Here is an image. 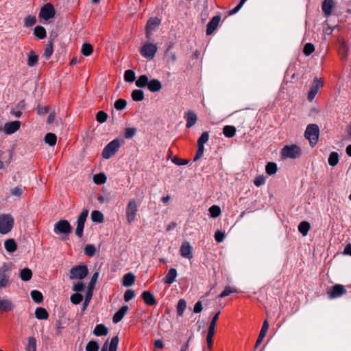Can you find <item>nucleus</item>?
Masks as SVG:
<instances>
[{"mask_svg":"<svg viewBox=\"0 0 351 351\" xmlns=\"http://www.w3.org/2000/svg\"><path fill=\"white\" fill-rule=\"evenodd\" d=\"M93 51V46L89 43H84L82 47L81 52L85 56H90Z\"/></svg>","mask_w":351,"mask_h":351,"instance_id":"nucleus-46","label":"nucleus"},{"mask_svg":"<svg viewBox=\"0 0 351 351\" xmlns=\"http://www.w3.org/2000/svg\"><path fill=\"white\" fill-rule=\"evenodd\" d=\"M21 123L19 121H14L6 123L4 125V132L6 134H12L20 128Z\"/></svg>","mask_w":351,"mask_h":351,"instance_id":"nucleus-16","label":"nucleus"},{"mask_svg":"<svg viewBox=\"0 0 351 351\" xmlns=\"http://www.w3.org/2000/svg\"><path fill=\"white\" fill-rule=\"evenodd\" d=\"M34 34L39 39H43L46 37V30L43 26H36L34 31Z\"/></svg>","mask_w":351,"mask_h":351,"instance_id":"nucleus-39","label":"nucleus"},{"mask_svg":"<svg viewBox=\"0 0 351 351\" xmlns=\"http://www.w3.org/2000/svg\"><path fill=\"white\" fill-rule=\"evenodd\" d=\"M220 21V16H215L213 17L211 21L208 23L207 25V29H206V34L210 35L211 34L217 27Z\"/></svg>","mask_w":351,"mask_h":351,"instance_id":"nucleus-20","label":"nucleus"},{"mask_svg":"<svg viewBox=\"0 0 351 351\" xmlns=\"http://www.w3.org/2000/svg\"><path fill=\"white\" fill-rule=\"evenodd\" d=\"M301 155V149L296 145L285 146L281 150V156L284 158H296Z\"/></svg>","mask_w":351,"mask_h":351,"instance_id":"nucleus-4","label":"nucleus"},{"mask_svg":"<svg viewBox=\"0 0 351 351\" xmlns=\"http://www.w3.org/2000/svg\"><path fill=\"white\" fill-rule=\"evenodd\" d=\"M149 83L148 77L146 75H142L136 80L135 84L138 88H144L147 86Z\"/></svg>","mask_w":351,"mask_h":351,"instance_id":"nucleus-31","label":"nucleus"},{"mask_svg":"<svg viewBox=\"0 0 351 351\" xmlns=\"http://www.w3.org/2000/svg\"><path fill=\"white\" fill-rule=\"evenodd\" d=\"M88 215V210L84 209L80 213L77 219V227L75 229V234L81 238L83 236V231L84 228V223Z\"/></svg>","mask_w":351,"mask_h":351,"instance_id":"nucleus-11","label":"nucleus"},{"mask_svg":"<svg viewBox=\"0 0 351 351\" xmlns=\"http://www.w3.org/2000/svg\"><path fill=\"white\" fill-rule=\"evenodd\" d=\"M108 332L107 327L104 324H100L95 326L93 330V334L96 336L101 337L106 335Z\"/></svg>","mask_w":351,"mask_h":351,"instance_id":"nucleus-26","label":"nucleus"},{"mask_svg":"<svg viewBox=\"0 0 351 351\" xmlns=\"http://www.w3.org/2000/svg\"><path fill=\"white\" fill-rule=\"evenodd\" d=\"M82 300L83 296L79 293H73L71 296V301L74 304H80L82 301Z\"/></svg>","mask_w":351,"mask_h":351,"instance_id":"nucleus-57","label":"nucleus"},{"mask_svg":"<svg viewBox=\"0 0 351 351\" xmlns=\"http://www.w3.org/2000/svg\"><path fill=\"white\" fill-rule=\"evenodd\" d=\"M119 343V337L118 336H114L112 338L110 343L108 346V351H117Z\"/></svg>","mask_w":351,"mask_h":351,"instance_id":"nucleus-50","label":"nucleus"},{"mask_svg":"<svg viewBox=\"0 0 351 351\" xmlns=\"http://www.w3.org/2000/svg\"><path fill=\"white\" fill-rule=\"evenodd\" d=\"M319 129L317 124H309L305 130L304 136L307 138L312 147L318 141Z\"/></svg>","mask_w":351,"mask_h":351,"instance_id":"nucleus-1","label":"nucleus"},{"mask_svg":"<svg viewBox=\"0 0 351 351\" xmlns=\"http://www.w3.org/2000/svg\"><path fill=\"white\" fill-rule=\"evenodd\" d=\"M35 316L38 319H47L49 313L45 308L38 307L35 311Z\"/></svg>","mask_w":351,"mask_h":351,"instance_id":"nucleus-29","label":"nucleus"},{"mask_svg":"<svg viewBox=\"0 0 351 351\" xmlns=\"http://www.w3.org/2000/svg\"><path fill=\"white\" fill-rule=\"evenodd\" d=\"M91 219L94 222L101 223L104 221V215L99 210H93L91 213Z\"/></svg>","mask_w":351,"mask_h":351,"instance_id":"nucleus-37","label":"nucleus"},{"mask_svg":"<svg viewBox=\"0 0 351 351\" xmlns=\"http://www.w3.org/2000/svg\"><path fill=\"white\" fill-rule=\"evenodd\" d=\"M36 22V17L34 16H28L24 20V25L27 27L34 25Z\"/></svg>","mask_w":351,"mask_h":351,"instance_id":"nucleus-60","label":"nucleus"},{"mask_svg":"<svg viewBox=\"0 0 351 351\" xmlns=\"http://www.w3.org/2000/svg\"><path fill=\"white\" fill-rule=\"evenodd\" d=\"M120 146L121 143L118 139H114L110 142L102 151L103 158L105 159L111 158L117 153Z\"/></svg>","mask_w":351,"mask_h":351,"instance_id":"nucleus-5","label":"nucleus"},{"mask_svg":"<svg viewBox=\"0 0 351 351\" xmlns=\"http://www.w3.org/2000/svg\"><path fill=\"white\" fill-rule=\"evenodd\" d=\"M32 272L28 268H25L21 270L20 277L24 281H28L32 278Z\"/></svg>","mask_w":351,"mask_h":351,"instance_id":"nucleus-40","label":"nucleus"},{"mask_svg":"<svg viewBox=\"0 0 351 351\" xmlns=\"http://www.w3.org/2000/svg\"><path fill=\"white\" fill-rule=\"evenodd\" d=\"M14 308V305L10 300L0 298V313L12 311Z\"/></svg>","mask_w":351,"mask_h":351,"instance_id":"nucleus-18","label":"nucleus"},{"mask_svg":"<svg viewBox=\"0 0 351 351\" xmlns=\"http://www.w3.org/2000/svg\"><path fill=\"white\" fill-rule=\"evenodd\" d=\"M339 162V154L337 152H332L328 157V163L330 166H335Z\"/></svg>","mask_w":351,"mask_h":351,"instance_id":"nucleus-47","label":"nucleus"},{"mask_svg":"<svg viewBox=\"0 0 351 351\" xmlns=\"http://www.w3.org/2000/svg\"><path fill=\"white\" fill-rule=\"evenodd\" d=\"M56 12L53 5L50 3H47L43 5L40 11L39 17L47 21L55 16Z\"/></svg>","mask_w":351,"mask_h":351,"instance_id":"nucleus-12","label":"nucleus"},{"mask_svg":"<svg viewBox=\"0 0 351 351\" xmlns=\"http://www.w3.org/2000/svg\"><path fill=\"white\" fill-rule=\"evenodd\" d=\"M99 345L96 341H90L86 346V351H99Z\"/></svg>","mask_w":351,"mask_h":351,"instance_id":"nucleus-49","label":"nucleus"},{"mask_svg":"<svg viewBox=\"0 0 351 351\" xmlns=\"http://www.w3.org/2000/svg\"><path fill=\"white\" fill-rule=\"evenodd\" d=\"M99 276V272H95L93 274V275L92 276V278L90 279V281L88 284V289L93 291V289L98 280Z\"/></svg>","mask_w":351,"mask_h":351,"instance_id":"nucleus-59","label":"nucleus"},{"mask_svg":"<svg viewBox=\"0 0 351 351\" xmlns=\"http://www.w3.org/2000/svg\"><path fill=\"white\" fill-rule=\"evenodd\" d=\"M4 246L5 250L9 252H14L16 250V243L12 239L6 240Z\"/></svg>","mask_w":351,"mask_h":351,"instance_id":"nucleus-35","label":"nucleus"},{"mask_svg":"<svg viewBox=\"0 0 351 351\" xmlns=\"http://www.w3.org/2000/svg\"><path fill=\"white\" fill-rule=\"evenodd\" d=\"M31 297L36 303H40L43 300V294L37 290L31 291Z\"/></svg>","mask_w":351,"mask_h":351,"instance_id":"nucleus-48","label":"nucleus"},{"mask_svg":"<svg viewBox=\"0 0 351 351\" xmlns=\"http://www.w3.org/2000/svg\"><path fill=\"white\" fill-rule=\"evenodd\" d=\"M180 255L186 258H193L192 247L188 241H184L180 248Z\"/></svg>","mask_w":351,"mask_h":351,"instance_id":"nucleus-15","label":"nucleus"},{"mask_svg":"<svg viewBox=\"0 0 351 351\" xmlns=\"http://www.w3.org/2000/svg\"><path fill=\"white\" fill-rule=\"evenodd\" d=\"M209 139V134L208 132H204L200 137L197 140V150L196 154L193 158L194 161L199 160L201 157H202L204 152V145L206 143Z\"/></svg>","mask_w":351,"mask_h":351,"instance_id":"nucleus-10","label":"nucleus"},{"mask_svg":"<svg viewBox=\"0 0 351 351\" xmlns=\"http://www.w3.org/2000/svg\"><path fill=\"white\" fill-rule=\"evenodd\" d=\"M237 290L230 287H226L223 291L219 295V298H225L233 293H237Z\"/></svg>","mask_w":351,"mask_h":351,"instance_id":"nucleus-53","label":"nucleus"},{"mask_svg":"<svg viewBox=\"0 0 351 351\" xmlns=\"http://www.w3.org/2000/svg\"><path fill=\"white\" fill-rule=\"evenodd\" d=\"M157 46L152 43L144 44L140 49L141 56L148 60H152L157 52Z\"/></svg>","mask_w":351,"mask_h":351,"instance_id":"nucleus-8","label":"nucleus"},{"mask_svg":"<svg viewBox=\"0 0 351 351\" xmlns=\"http://www.w3.org/2000/svg\"><path fill=\"white\" fill-rule=\"evenodd\" d=\"M25 351H36V341L34 337H30L28 338Z\"/></svg>","mask_w":351,"mask_h":351,"instance_id":"nucleus-38","label":"nucleus"},{"mask_svg":"<svg viewBox=\"0 0 351 351\" xmlns=\"http://www.w3.org/2000/svg\"><path fill=\"white\" fill-rule=\"evenodd\" d=\"M14 226V219L10 215H0V233H8Z\"/></svg>","mask_w":351,"mask_h":351,"instance_id":"nucleus-7","label":"nucleus"},{"mask_svg":"<svg viewBox=\"0 0 351 351\" xmlns=\"http://www.w3.org/2000/svg\"><path fill=\"white\" fill-rule=\"evenodd\" d=\"M315 51L314 45L312 43H306L303 49V53L306 56H310Z\"/></svg>","mask_w":351,"mask_h":351,"instance_id":"nucleus-58","label":"nucleus"},{"mask_svg":"<svg viewBox=\"0 0 351 351\" xmlns=\"http://www.w3.org/2000/svg\"><path fill=\"white\" fill-rule=\"evenodd\" d=\"M142 298L145 303L147 305L152 306L156 303L154 295L148 291H145L143 292Z\"/></svg>","mask_w":351,"mask_h":351,"instance_id":"nucleus-25","label":"nucleus"},{"mask_svg":"<svg viewBox=\"0 0 351 351\" xmlns=\"http://www.w3.org/2000/svg\"><path fill=\"white\" fill-rule=\"evenodd\" d=\"M135 281V276L132 273H128L123 277V285L124 287L132 286Z\"/></svg>","mask_w":351,"mask_h":351,"instance_id":"nucleus-27","label":"nucleus"},{"mask_svg":"<svg viewBox=\"0 0 351 351\" xmlns=\"http://www.w3.org/2000/svg\"><path fill=\"white\" fill-rule=\"evenodd\" d=\"M53 232L56 234L68 235L72 232V226L69 221L66 219H60L55 223Z\"/></svg>","mask_w":351,"mask_h":351,"instance_id":"nucleus-6","label":"nucleus"},{"mask_svg":"<svg viewBox=\"0 0 351 351\" xmlns=\"http://www.w3.org/2000/svg\"><path fill=\"white\" fill-rule=\"evenodd\" d=\"M53 52V46L52 40H49L48 43L45 45L43 56L49 59Z\"/></svg>","mask_w":351,"mask_h":351,"instance_id":"nucleus-32","label":"nucleus"},{"mask_svg":"<svg viewBox=\"0 0 351 351\" xmlns=\"http://www.w3.org/2000/svg\"><path fill=\"white\" fill-rule=\"evenodd\" d=\"M268 328H269V323L267 320H265L263 324V326H262L261 330L260 331L259 335L258 337V339L256 340V347H257L263 341V340L264 337H265L266 333L268 330Z\"/></svg>","mask_w":351,"mask_h":351,"instance_id":"nucleus-24","label":"nucleus"},{"mask_svg":"<svg viewBox=\"0 0 351 351\" xmlns=\"http://www.w3.org/2000/svg\"><path fill=\"white\" fill-rule=\"evenodd\" d=\"M209 213L212 217H217L221 214V209L219 206L213 205L209 208Z\"/></svg>","mask_w":351,"mask_h":351,"instance_id":"nucleus-54","label":"nucleus"},{"mask_svg":"<svg viewBox=\"0 0 351 351\" xmlns=\"http://www.w3.org/2000/svg\"><path fill=\"white\" fill-rule=\"evenodd\" d=\"M220 314V311L217 312L212 318L211 321H210V325H209V327H208V330H210V331H214L215 332V326H216V324H217V322L219 319V315Z\"/></svg>","mask_w":351,"mask_h":351,"instance_id":"nucleus-55","label":"nucleus"},{"mask_svg":"<svg viewBox=\"0 0 351 351\" xmlns=\"http://www.w3.org/2000/svg\"><path fill=\"white\" fill-rule=\"evenodd\" d=\"M178 273L176 269H170L165 277L163 278L162 282L167 285H171L176 280Z\"/></svg>","mask_w":351,"mask_h":351,"instance_id":"nucleus-21","label":"nucleus"},{"mask_svg":"<svg viewBox=\"0 0 351 351\" xmlns=\"http://www.w3.org/2000/svg\"><path fill=\"white\" fill-rule=\"evenodd\" d=\"M186 307V302L184 299H180L178 301V305H177V313L178 316H182L184 310Z\"/></svg>","mask_w":351,"mask_h":351,"instance_id":"nucleus-44","label":"nucleus"},{"mask_svg":"<svg viewBox=\"0 0 351 351\" xmlns=\"http://www.w3.org/2000/svg\"><path fill=\"white\" fill-rule=\"evenodd\" d=\"M108 114L104 111H99L97 114V121L101 123L106 121Z\"/></svg>","mask_w":351,"mask_h":351,"instance_id":"nucleus-61","label":"nucleus"},{"mask_svg":"<svg viewBox=\"0 0 351 351\" xmlns=\"http://www.w3.org/2000/svg\"><path fill=\"white\" fill-rule=\"evenodd\" d=\"M88 274V270L86 265H78L71 269L69 278L71 280H82L87 276Z\"/></svg>","mask_w":351,"mask_h":351,"instance_id":"nucleus-9","label":"nucleus"},{"mask_svg":"<svg viewBox=\"0 0 351 351\" xmlns=\"http://www.w3.org/2000/svg\"><path fill=\"white\" fill-rule=\"evenodd\" d=\"M223 133L226 137L232 138L236 134V128L232 125H226L223 128Z\"/></svg>","mask_w":351,"mask_h":351,"instance_id":"nucleus-33","label":"nucleus"},{"mask_svg":"<svg viewBox=\"0 0 351 351\" xmlns=\"http://www.w3.org/2000/svg\"><path fill=\"white\" fill-rule=\"evenodd\" d=\"M138 204L134 199H130L126 206L125 216L128 223H132L136 217Z\"/></svg>","mask_w":351,"mask_h":351,"instance_id":"nucleus-3","label":"nucleus"},{"mask_svg":"<svg viewBox=\"0 0 351 351\" xmlns=\"http://www.w3.org/2000/svg\"><path fill=\"white\" fill-rule=\"evenodd\" d=\"M10 278V268L6 263H4L0 267V291L3 289H6L10 286L11 280Z\"/></svg>","mask_w":351,"mask_h":351,"instance_id":"nucleus-2","label":"nucleus"},{"mask_svg":"<svg viewBox=\"0 0 351 351\" xmlns=\"http://www.w3.org/2000/svg\"><path fill=\"white\" fill-rule=\"evenodd\" d=\"M346 293L345 287L339 284L335 285L330 291H328V296L330 299L337 298Z\"/></svg>","mask_w":351,"mask_h":351,"instance_id":"nucleus-14","label":"nucleus"},{"mask_svg":"<svg viewBox=\"0 0 351 351\" xmlns=\"http://www.w3.org/2000/svg\"><path fill=\"white\" fill-rule=\"evenodd\" d=\"M97 252L96 247L93 244H87L84 247V254L89 256H93Z\"/></svg>","mask_w":351,"mask_h":351,"instance_id":"nucleus-42","label":"nucleus"},{"mask_svg":"<svg viewBox=\"0 0 351 351\" xmlns=\"http://www.w3.org/2000/svg\"><path fill=\"white\" fill-rule=\"evenodd\" d=\"M225 238V233L222 231L217 230L215 233V239L217 242L221 243Z\"/></svg>","mask_w":351,"mask_h":351,"instance_id":"nucleus-64","label":"nucleus"},{"mask_svg":"<svg viewBox=\"0 0 351 351\" xmlns=\"http://www.w3.org/2000/svg\"><path fill=\"white\" fill-rule=\"evenodd\" d=\"M340 49L339 53H341L342 58H346L348 57V46L344 40H340Z\"/></svg>","mask_w":351,"mask_h":351,"instance_id":"nucleus-51","label":"nucleus"},{"mask_svg":"<svg viewBox=\"0 0 351 351\" xmlns=\"http://www.w3.org/2000/svg\"><path fill=\"white\" fill-rule=\"evenodd\" d=\"M124 80L128 82H132L135 80V73L132 70H127L124 73Z\"/></svg>","mask_w":351,"mask_h":351,"instance_id":"nucleus-52","label":"nucleus"},{"mask_svg":"<svg viewBox=\"0 0 351 351\" xmlns=\"http://www.w3.org/2000/svg\"><path fill=\"white\" fill-rule=\"evenodd\" d=\"M147 88L149 91L153 93L158 92L162 88L161 82L156 79L152 80L149 81V83L147 84Z\"/></svg>","mask_w":351,"mask_h":351,"instance_id":"nucleus-23","label":"nucleus"},{"mask_svg":"<svg viewBox=\"0 0 351 351\" xmlns=\"http://www.w3.org/2000/svg\"><path fill=\"white\" fill-rule=\"evenodd\" d=\"M134 295L135 294L133 290L128 289L124 293V300L125 302H129L134 298Z\"/></svg>","mask_w":351,"mask_h":351,"instance_id":"nucleus-63","label":"nucleus"},{"mask_svg":"<svg viewBox=\"0 0 351 351\" xmlns=\"http://www.w3.org/2000/svg\"><path fill=\"white\" fill-rule=\"evenodd\" d=\"M185 118L186 119V127L187 128H190L193 125H194L197 121V114L189 110L185 114Z\"/></svg>","mask_w":351,"mask_h":351,"instance_id":"nucleus-19","label":"nucleus"},{"mask_svg":"<svg viewBox=\"0 0 351 351\" xmlns=\"http://www.w3.org/2000/svg\"><path fill=\"white\" fill-rule=\"evenodd\" d=\"M128 311V306L127 305L123 306L113 316L112 322L115 324L119 322L126 314Z\"/></svg>","mask_w":351,"mask_h":351,"instance_id":"nucleus-22","label":"nucleus"},{"mask_svg":"<svg viewBox=\"0 0 351 351\" xmlns=\"http://www.w3.org/2000/svg\"><path fill=\"white\" fill-rule=\"evenodd\" d=\"M127 101L123 99H118L114 103V108L118 110H121L125 108Z\"/></svg>","mask_w":351,"mask_h":351,"instance_id":"nucleus-56","label":"nucleus"},{"mask_svg":"<svg viewBox=\"0 0 351 351\" xmlns=\"http://www.w3.org/2000/svg\"><path fill=\"white\" fill-rule=\"evenodd\" d=\"M27 64L30 66H34L36 64H37L38 61V57L37 54L34 51H31L28 55H27Z\"/></svg>","mask_w":351,"mask_h":351,"instance_id":"nucleus-28","label":"nucleus"},{"mask_svg":"<svg viewBox=\"0 0 351 351\" xmlns=\"http://www.w3.org/2000/svg\"><path fill=\"white\" fill-rule=\"evenodd\" d=\"M131 97L135 101H141L144 99V94L143 90L136 89L132 92Z\"/></svg>","mask_w":351,"mask_h":351,"instance_id":"nucleus-41","label":"nucleus"},{"mask_svg":"<svg viewBox=\"0 0 351 351\" xmlns=\"http://www.w3.org/2000/svg\"><path fill=\"white\" fill-rule=\"evenodd\" d=\"M160 24V20L158 18H151L147 23V36H148L149 31L153 30Z\"/></svg>","mask_w":351,"mask_h":351,"instance_id":"nucleus-30","label":"nucleus"},{"mask_svg":"<svg viewBox=\"0 0 351 351\" xmlns=\"http://www.w3.org/2000/svg\"><path fill=\"white\" fill-rule=\"evenodd\" d=\"M334 8V0H324L322 5V8L325 16H329L332 14V11Z\"/></svg>","mask_w":351,"mask_h":351,"instance_id":"nucleus-17","label":"nucleus"},{"mask_svg":"<svg viewBox=\"0 0 351 351\" xmlns=\"http://www.w3.org/2000/svg\"><path fill=\"white\" fill-rule=\"evenodd\" d=\"M311 228V225L307 221H302L298 226L299 232L303 235L306 236Z\"/></svg>","mask_w":351,"mask_h":351,"instance_id":"nucleus-36","label":"nucleus"},{"mask_svg":"<svg viewBox=\"0 0 351 351\" xmlns=\"http://www.w3.org/2000/svg\"><path fill=\"white\" fill-rule=\"evenodd\" d=\"M277 169V165L275 162H268L265 167L266 173L269 176L275 174Z\"/></svg>","mask_w":351,"mask_h":351,"instance_id":"nucleus-43","label":"nucleus"},{"mask_svg":"<svg viewBox=\"0 0 351 351\" xmlns=\"http://www.w3.org/2000/svg\"><path fill=\"white\" fill-rule=\"evenodd\" d=\"M106 176L104 173H99L94 175L93 181L97 184H102L106 182Z\"/></svg>","mask_w":351,"mask_h":351,"instance_id":"nucleus-45","label":"nucleus"},{"mask_svg":"<svg viewBox=\"0 0 351 351\" xmlns=\"http://www.w3.org/2000/svg\"><path fill=\"white\" fill-rule=\"evenodd\" d=\"M323 86V81L322 79H319L317 77H315L313 80L312 86L310 88V90L308 94V99L310 101H312L313 99L315 98L316 94L317 93L319 89Z\"/></svg>","mask_w":351,"mask_h":351,"instance_id":"nucleus-13","label":"nucleus"},{"mask_svg":"<svg viewBox=\"0 0 351 351\" xmlns=\"http://www.w3.org/2000/svg\"><path fill=\"white\" fill-rule=\"evenodd\" d=\"M45 142L50 146H54L57 142V136L53 133H47L45 136Z\"/></svg>","mask_w":351,"mask_h":351,"instance_id":"nucleus-34","label":"nucleus"},{"mask_svg":"<svg viewBox=\"0 0 351 351\" xmlns=\"http://www.w3.org/2000/svg\"><path fill=\"white\" fill-rule=\"evenodd\" d=\"M10 193L13 196L21 197L23 193V189L21 186H16L11 189Z\"/></svg>","mask_w":351,"mask_h":351,"instance_id":"nucleus-62","label":"nucleus"}]
</instances>
